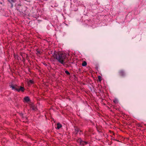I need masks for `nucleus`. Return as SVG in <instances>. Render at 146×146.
<instances>
[{
    "label": "nucleus",
    "instance_id": "423d86ee",
    "mask_svg": "<svg viewBox=\"0 0 146 146\" xmlns=\"http://www.w3.org/2000/svg\"><path fill=\"white\" fill-rule=\"evenodd\" d=\"M31 108L32 110L34 111H36L37 109L36 106L33 105H31Z\"/></svg>",
    "mask_w": 146,
    "mask_h": 146
},
{
    "label": "nucleus",
    "instance_id": "4468645a",
    "mask_svg": "<svg viewBox=\"0 0 146 146\" xmlns=\"http://www.w3.org/2000/svg\"><path fill=\"white\" fill-rule=\"evenodd\" d=\"M98 79L99 81L101 82L102 80V77L100 76H98Z\"/></svg>",
    "mask_w": 146,
    "mask_h": 146
},
{
    "label": "nucleus",
    "instance_id": "20e7f679",
    "mask_svg": "<svg viewBox=\"0 0 146 146\" xmlns=\"http://www.w3.org/2000/svg\"><path fill=\"white\" fill-rule=\"evenodd\" d=\"M17 85L11 84L10 86V88H12V90L17 91Z\"/></svg>",
    "mask_w": 146,
    "mask_h": 146
},
{
    "label": "nucleus",
    "instance_id": "1a4fd4ad",
    "mask_svg": "<svg viewBox=\"0 0 146 146\" xmlns=\"http://www.w3.org/2000/svg\"><path fill=\"white\" fill-rule=\"evenodd\" d=\"M33 81L32 80H30L28 82V84L30 86L32 84H33Z\"/></svg>",
    "mask_w": 146,
    "mask_h": 146
},
{
    "label": "nucleus",
    "instance_id": "f03ea898",
    "mask_svg": "<svg viewBox=\"0 0 146 146\" xmlns=\"http://www.w3.org/2000/svg\"><path fill=\"white\" fill-rule=\"evenodd\" d=\"M25 90V89L24 87H22L21 86H17V91L18 92L21 91L22 92H24Z\"/></svg>",
    "mask_w": 146,
    "mask_h": 146
},
{
    "label": "nucleus",
    "instance_id": "dca6fc26",
    "mask_svg": "<svg viewBox=\"0 0 146 146\" xmlns=\"http://www.w3.org/2000/svg\"><path fill=\"white\" fill-rule=\"evenodd\" d=\"M75 130L76 132V133H78V131H79L78 130V129H75Z\"/></svg>",
    "mask_w": 146,
    "mask_h": 146
},
{
    "label": "nucleus",
    "instance_id": "ddd939ff",
    "mask_svg": "<svg viewBox=\"0 0 146 146\" xmlns=\"http://www.w3.org/2000/svg\"><path fill=\"white\" fill-rule=\"evenodd\" d=\"M113 102L115 104H117L118 103V100L117 99H114Z\"/></svg>",
    "mask_w": 146,
    "mask_h": 146
},
{
    "label": "nucleus",
    "instance_id": "9d476101",
    "mask_svg": "<svg viewBox=\"0 0 146 146\" xmlns=\"http://www.w3.org/2000/svg\"><path fill=\"white\" fill-rule=\"evenodd\" d=\"M83 66H86L87 65V62H86L84 61L82 64Z\"/></svg>",
    "mask_w": 146,
    "mask_h": 146
},
{
    "label": "nucleus",
    "instance_id": "39448f33",
    "mask_svg": "<svg viewBox=\"0 0 146 146\" xmlns=\"http://www.w3.org/2000/svg\"><path fill=\"white\" fill-rule=\"evenodd\" d=\"M62 127V125L60 123H58L57 124L56 129H59Z\"/></svg>",
    "mask_w": 146,
    "mask_h": 146
},
{
    "label": "nucleus",
    "instance_id": "0eeeda50",
    "mask_svg": "<svg viewBox=\"0 0 146 146\" xmlns=\"http://www.w3.org/2000/svg\"><path fill=\"white\" fill-rule=\"evenodd\" d=\"M87 142L86 141H84L82 140L80 144L82 146H84V145L87 144Z\"/></svg>",
    "mask_w": 146,
    "mask_h": 146
},
{
    "label": "nucleus",
    "instance_id": "6e6552de",
    "mask_svg": "<svg viewBox=\"0 0 146 146\" xmlns=\"http://www.w3.org/2000/svg\"><path fill=\"white\" fill-rule=\"evenodd\" d=\"M24 100L26 102H28L30 101V99L29 97H26L24 98Z\"/></svg>",
    "mask_w": 146,
    "mask_h": 146
},
{
    "label": "nucleus",
    "instance_id": "2eb2a0df",
    "mask_svg": "<svg viewBox=\"0 0 146 146\" xmlns=\"http://www.w3.org/2000/svg\"><path fill=\"white\" fill-rule=\"evenodd\" d=\"M65 72L68 75H69L70 74V73L67 70H65Z\"/></svg>",
    "mask_w": 146,
    "mask_h": 146
},
{
    "label": "nucleus",
    "instance_id": "f257e3e1",
    "mask_svg": "<svg viewBox=\"0 0 146 146\" xmlns=\"http://www.w3.org/2000/svg\"><path fill=\"white\" fill-rule=\"evenodd\" d=\"M53 56L55 59L63 65L67 62L66 56L63 53L55 52Z\"/></svg>",
    "mask_w": 146,
    "mask_h": 146
},
{
    "label": "nucleus",
    "instance_id": "f8f14e48",
    "mask_svg": "<svg viewBox=\"0 0 146 146\" xmlns=\"http://www.w3.org/2000/svg\"><path fill=\"white\" fill-rule=\"evenodd\" d=\"M82 141V139H81L80 138V139H78L77 140V142L80 143V144Z\"/></svg>",
    "mask_w": 146,
    "mask_h": 146
},
{
    "label": "nucleus",
    "instance_id": "7ed1b4c3",
    "mask_svg": "<svg viewBox=\"0 0 146 146\" xmlns=\"http://www.w3.org/2000/svg\"><path fill=\"white\" fill-rule=\"evenodd\" d=\"M118 73L119 75L122 77H124L125 76V73L124 70H119Z\"/></svg>",
    "mask_w": 146,
    "mask_h": 146
},
{
    "label": "nucleus",
    "instance_id": "9b49d317",
    "mask_svg": "<svg viewBox=\"0 0 146 146\" xmlns=\"http://www.w3.org/2000/svg\"><path fill=\"white\" fill-rule=\"evenodd\" d=\"M8 1L9 2L11 3H15L16 1V0H8Z\"/></svg>",
    "mask_w": 146,
    "mask_h": 146
}]
</instances>
